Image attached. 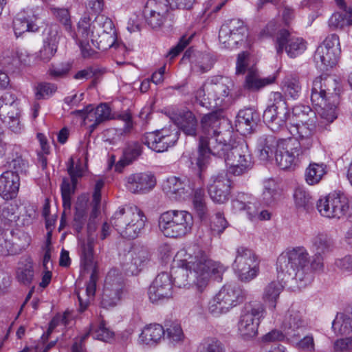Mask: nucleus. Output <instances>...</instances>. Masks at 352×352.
<instances>
[{
    "instance_id": "nucleus-27",
    "label": "nucleus",
    "mask_w": 352,
    "mask_h": 352,
    "mask_svg": "<svg viewBox=\"0 0 352 352\" xmlns=\"http://www.w3.org/2000/svg\"><path fill=\"white\" fill-rule=\"evenodd\" d=\"M259 120V115L252 108L239 111L236 117V130L243 135L250 134L256 126Z\"/></svg>"
},
{
    "instance_id": "nucleus-49",
    "label": "nucleus",
    "mask_w": 352,
    "mask_h": 352,
    "mask_svg": "<svg viewBox=\"0 0 352 352\" xmlns=\"http://www.w3.org/2000/svg\"><path fill=\"white\" fill-rule=\"evenodd\" d=\"M197 352H225V348L217 338L206 337L199 343Z\"/></svg>"
},
{
    "instance_id": "nucleus-46",
    "label": "nucleus",
    "mask_w": 352,
    "mask_h": 352,
    "mask_svg": "<svg viewBox=\"0 0 352 352\" xmlns=\"http://www.w3.org/2000/svg\"><path fill=\"white\" fill-rule=\"evenodd\" d=\"M192 204L199 219L203 221L208 218V208L206 204L204 190L198 188L195 191Z\"/></svg>"
},
{
    "instance_id": "nucleus-30",
    "label": "nucleus",
    "mask_w": 352,
    "mask_h": 352,
    "mask_svg": "<svg viewBox=\"0 0 352 352\" xmlns=\"http://www.w3.org/2000/svg\"><path fill=\"white\" fill-rule=\"evenodd\" d=\"M273 280L268 283L264 288L262 299L263 302L267 305L268 308L274 311L276 308L277 302L279 299L280 294L283 291L284 284L283 281Z\"/></svg>"
},
{
    "instance_id": "nucleus-29",
    "label": "nucleus",
    "mask_w": 352,
    "mask_h": 352,
    "mask_svg": "<svg viewBox=\"0 0 352 352\" xmlns=\"http://www.w3.org/2000/svg\"><path fill=\"white\" fill-rule=\"evenodd\" d=\"M316 121H311L305 123L297 124L292 125L294 130L298 135V142L300 144V148H307L310 153V148L313 144V135L315 132Z\"/></svg>"
},
{
    "instance_id": "nucleus-10",
    "label": "nucleus",
    "mask_w": 352,
    "mask_h": 352,
    "mask_svg": "<svg viewBox=\"0 0 352 352\" xmlns=\"http://www.w3.org/2000/svg\"><path fill=\"white\" fill-rule=\"evenodd\" d=\"M259 259L251 249L239 246L236 249V256L232 268L238 278L245 283L254 279L259 274Z\"/></svg>"
},
{
    "instance_id": "nucleus-40",
    "label": "nucleus",
    "mask_w": 352,
    "mask_h": 352,
    "mask_svg": "<svg viewBox=\"0 0 352 352\" xmlns=\"http://www.w3.org/2000/svg\"><path fill=\"white\" fill-rule=\"evenodd\" d=\"M116 33H112V34H110V33L100 34L97 36L96 42L92 45L102 51L115 47L118 49L119 51L125 52L124 46L116 43Z\"/></svg>"
},
{
    "instance_id": "nucleus-42",
    "label": "nucleus",
    "mask_w": 352,
    "mask_h": 352,
    "mask_svg": "<svg viewBox=\"0 0 352 352\" xmlns=\"http://www.w3.org/2000/svg\"><path fill=\"white\" fill-rule=\"evenodd\" d=\"M50 10L54 17L63 25L65 30L74 38L75 33L73 32L72 22L69 10L65 8H58L51 6Z\"/></svg>"
},
{
    "instance_id": "nucleus-3",
    "label": "nucleus",
    "mask_w": 352,
    "mask_h": 352,
    "mask_svg": "<svg viewBox=\"0 0 352 352\" xmlns=\"http://www.w3.org/2000/svg\"><path fill=\"white\" fill-rule=\"evenodd\" d=\"M309 253L303 247L283 252L277 259V278L285 283L295 280L299 288L305 287L314 280L309 265Z\"/></svg>"
},
{
    "instance_id": "nucleus-53",
    "label": "nucleus",
    "mask_w": 352,
    "mask_h": 352,
    "mask_svg": "<svg viewBox=\"0 0 352 352\" xmlns=\"http://www.w3.org/2000/svg\"><path fill=\"white\" fill-rule=\"evenodd\" d=\"M34 278L33 264L27 261L21 263L16 271L17 280L23 285L30 284Z\"/></svg>"
},
{
    "instance_id": "nucleus-60",
    "label": "nucleus",
    "mask_w": 352,
    "mask_h": 352,
    "mask_svg": "<svg viewBox=\"0 0 352 352\" xmlns=\"http://www.w3.org/2000/svg\"><path fill=\"white\" fill-rule=\"evenodd\" d=\"M294 199L298 208L308 209L311 205V197L302 187L298 186L296 188Z\"/></svg>"
},
{
    "instance_id": "nucleus-57",
    "label": "nucleus",
    "mask_w": 352,
    "mask_h": 352,
    "mask_svg": "<svg viewBox=\"0 0 352 352\" xmlns=\"http://www.w3.org/2000/svg\"><path fill=\"white\" fill-rule=\"evenodd\" d=\"M164 337L174 344L182 343L185 338L181 325L176 322L172 323L166 328Z\"/></svg>"
},
{
    "instance_id": "nucleus-14",
    "label": "nucleus",
    "mask_w": 352,
    "mask_h": 352,
    "mask_svg": "<svg viewBox=\"0 0 352 352\" xmlns=\"http://www.w3.org/2000/svg\"><path fill=\"white\" fill-rule=\"evenodd\" d=\"M241 289L234 283H227L210 300L208 310L215 316L226 314L236 306L241 297Z\"/></svg>"
},
{
    "instance_id": "nucleus-63",
    "label": "nucleus",
    "mask_w": 352,
    "mask_h": 352,
    "mask_svg": "<svg viewBox=\"0 0 352 352\" xmlns=\"http://www.w3.org/2000/svg\"><path fill=\"white\" fill-rule=\"evenodd\" d=\"M8 111L6 118H0L14 133H18L20 129V121L18 107Z\"/></svg>"
},
{
    "instance_id": "nucleus-26",
    "label": "nucleus",
    "mask_w": 352,
    "mask_h": 352,
    "mask_svg": "<svg viewBox=\"0 0 352 352\" xmlns=\"http://www.w3.org/2000/svg\"><path fill=\"white\" fill-rule=\"evenodd\" d=\"M19 186L20 178L16 173L6 170L0 175V196L5 200L14 199Z\"/></svg>"
},
{
    "instance_id": "nucleus-28",
    "label": "nucleus",
    "mask_w": 352,
    "mask_h": 352,
    "mask_svg": "<svg viewBox=\"0 0 352 352\" xmlns=\"http://www.w3.org/2000/svg\"><path fill=\"white\" fill-rule=\"evenodd\" d=\"M282 139H277L273 135H263L258 139L257 149L261 160L267 161L271 159L276 150L279 149V145Z\"/></svg>"
},
{
    "instance_id": "nucleus-44",
    "label": "nucleus",
    "mask_w": 352,
    "mask_h": 352,
    "mask_svg": "<svg viewBox=\"0 0 352 352\" xmlns=\"http://www.w3.org/2000/svg\"><path fill=\"white\" fill-rule=\"evenodd\" d=\"M10 232L12 233L11 241L14 254H19L29 246L31 239L28 233L19 229Z\"/></svg>"
},
{
    "instance_id": "nucleus-48",
    "label": "nucleus",
    "mask_w": 352,
    "mask_h": 352,
    "mask_svg": "<svg viewBox=\"0 0 352 352\" xmlns=\"http://www.w3.org/2000/svg\"><path fill=\"white\" fill-rule=\"evenodd\" d=\"M93 28H96V34L116 33L111 19L104 14H98L94 19Z\"/></svg>"
},
{
    "instance_id": "nucleus-59",
    "label": "nucleus",
    "mask_w": 352,
    "mask_h": 352,
    "mask_svg": "<svg viewBox=\"0 0 352 352\" xmlns=\"http://www.w3.org/2000/svg\"><path fill=\"white\" fill-rule=\"evenodd\" d=\"M168 3L166 0H148L144 9V14H150L155 12L168 14Z\"/></svg>"
},
{
    "instance_id": "nucleus-36",
    "label": "nucleus",
    "mask_w": 352,
    "mask_h": 352,
    "mask_svg": "<svg viewBox=\"0 0 352 352\" xmlns=\"http://www.w3.org/2000/svg\"><path fill=\"white\" fill-rule=\"evenodd\" d=\"M165 336L163 327L158 324H149L144 328L139 336V342L143 344L157 343Z\"/></svg>"
},
{
    "instance_id": "nucleus-41",
    "label": "nucleus",
    "mask_w": 352,
    "mask_h": 352,
    "mask_svg": "<svg viewBox=\"0 0 352 352\" xmlns=\"http://www.w3.org/2000/svg\"><path fill=\"white\" fill-rule=\"evenodd\" d=\"M334 209L327 213L332 218L340 219L346 215L349 209V201L347 196L341 192H335Z\"/></svg>"
},
{
    "instance_id": "nucleus-52",
    "label": "nucleus",
    "mask_w": 352,
    "mask_h": 352,
    "mask_svg": "<svg viewBox=\"0 0 352 352\" xmlns=\"http://www.w3.org/2000/svg\"><path fill=\"white\" fill-rule=\"evenodd\" d=\"M325 102V104H323L314 105L318 107L317 112L320 118L327 123H331L337 118L336 109L338 104L333 105L329 100Z\"/></svg>"
},
{
    "instance_id": "nucleus-31",
    "label": "nucleus",
    "mask_w": 352,
    "mask_h": 352,
    "mask_svg": "<svg viewBox=\"0 0 352 352\" xmlns=\"http://www.w3.org/2000/svg\"><path fill=\"white\" fill-rule=\"evenodd\" d=\"M305 323L302 315L298 311L289 309L283 321V327L287 334L290 336H298L297 331L305 327Z\"/></svg>"
},
{
    "instance_id": "nucleus-2",
    "label": "nucleus",
    "mask_w": 352,
    "mask_h": 352,
    "mask_svg": "<svg viewBox=\"0 0 352 352\" xmlns=\"http://www.w3.org/2000/svg\"><path fill=\"white\" fill-rule=\"evenodd\" d=\"M204 136L199 139L198 155L196 164L200 171H203L210 162V155L222 157L229 146L225 141L230 138L232 131H220L221 122L216 113L205 115L201 121Z\"/></svg>"
},
{
    "instance_id": "nucleus-15",
    "label": "nucleus",
    "mask_w": 352,
    "mask_h": 352,
    "mask_svg": "<svg viewBox=\"0 0 352 352\" xmlns=\"http://www.w3.org/2000/svg\"><path fill=\"white\" fill-rule=\"evenodd\" d=\"M340 54L339 36L332 34L317 47L314 54V61L321 69L328 70L337 64Z\"/></svg>"
},
{
    "instance_id": "nucleus-43",
    "label": "nucleus",
    "mask_w": 352,
    "mask_h": 352,
    "mask_svg": "<svg viewBox=\"0 0 352 352\" xmlns=\"http://www.w3.org/2000/svg\"><path fill=\"white\" fill-rule=\"evenodd\" d=\"M283 91L291 98L296 99L301 92L299 78L294 74L287 75L281 83Z\"/></svg>"
},
{
    "instance_id": "nucleus-13",
    "label": "nucleus",
    "mask_w": 352,
    "mask_h": 352,
    "mask_svg": "<svg viewBox=\"0 0 352 352\" xmlns=\"http://www.w3.org/2000/svg\"><path fill=\"white\" fill-rule=\"evenodd\" d=\"M265 314V308L261 302H249L245 305L238 322L239 333L244 339L257 335L261 319Z\"/></svg>"
},
{
    "instance_id": "nucleus-23",
    "label": "nucleus",
    "mask_w": 352,
    "mask_h": 352,
    "mask_svg": "<svg viewBox=\"0 0 352 352\" xmlns=\"http://www.w3.org/2000/svg\"><path fill=\"white\" fill-rule=\"evenodd\" d=\"M40 18V9L27 8L13 21V30L16 37L26 32H35L38 30L36 21Z\"/></svg>"
},
{
    "instance_id": "nucleus-20",
    "label": "nucleus",
    "mask_w": 352,
    "mask_h": 352,
    "mask_svg": "<svg viewBox=\"0 0 352 352\" xmlns=\"http://www.w3.org/2000/svg\"><path fill=\"white\" fill-rule=\"evenodd\" d=\"M276 45L277 54H281L285 49L291 58L301 54L306 50V42L302 38L292 36L289 31L285 29L278 31Z\"/></svg>"
},
{
    "instance_id": "nucleus-5",
    "label": "nucleus",
    "mask_w": 352,
    "mask_h": 352,
    "mask_svg": "<svg viewBox=\"0 0 352 352\" xmlns=\"http://www.w3.org/2000/svg\"><path fill=\"white\" fill-rule=\"evenodd\" d=\"M233 87L234 82L230 78L212 76L195 91L196 101L200 106L206 108L221 106Z\"/></svg>"
},
{
    "instance_id": "nucleus-55",
    "label": "nucleus",
    "mask_w": 352,
    "mask_h": 352,
    "mask_svg": "<svg viewBox=\"0 0 352 352\" xmlns=\"http://www.w3.org/2000/svg\"><path fill=\"white\" fill-rule=\"evenodd\" d=\"M19 147L14 146L12 150L15 152L16 156L12 155V157H9L11 160L8 162L10 170L16 173L18 175L19 173L26 172L28 167V162L22 158L21 155H19Z\"/></svg>"
},
{
    "instance_id": "nucleus-33",
    "label": "nucleus",
    "mask_w": 352,
    "mask_h": 352,
    "mask_svg": "<svg viewBox=\"0 0 352 352\" xmlns=\"http://www.w3.org/2000/svg\"><path fill=\"white\" fill-rule=\"evenodd\" d=\"M142 154V146L137 142L129 144L123 151L122 157L116 163L115 170L122 172L123 168L132 163Z\"/></svg>"
},
{
    "instance_id": "nucleus-6",
    "label": "nucleus",
    "mask_w": 352,
    "mask_h": 352,
    "mask_svg": "<svg viewBox=\"0 0 352 352\" xmlns=\"http://www.w3.org/2000/svg\"><path fill=\"white\" fill-rule=\"evenodd\" d=\"M146 218L143 212L135 205L120 207L114 213L111 223L123 237L133 239L144 229Z\"/></svg>"
},
{
    "instance_id": "nucleus-11",
    "label": "nucleus",
    "mask_w": 352,
    "mask_h": 352,
    "mask_svg": "<svg viewBox=\"0 0 352 352\" xmlns=\"http://www.w3.org/2000/svg\"><path fill=\"white\" fill-rule=\"evenodd\" d=\"M307 148H300L297 138L282 139L279 149L276 151L275 160L280 168L285 170L296 166L309 157Z\"/></svg>"
},
{
    "instance_id": "nucleus-62",
    "label": "nucleus",
    "mask_w": 352,
    "mask_h": 352,
    "mask_svg": "<svg viewBox=\"0 0 352 352\" xmlns=\"http://www.w3.org/2000/svg\"><path fill=\"white\" fill-rule=\"evenodd\" d=\"M228 223L223 213L218 212L215 214L210 223V230L214 235H220L228 227Z\"/></svg>"
},
{
    "instance_id": "nucleus-1",
    "label": "nucleus",
    "mask_w": 352,
    "mask_h": 352,
    "mask_svg": "<svg viewBox=\"0 0 352 352\" xmlns=\"http://www.w3.org/2000/svg\"><path fill=\"white\" fill-rule=\"evenodd\" d=\"M176 257L181 263V267L174 277V283L178 287L193 283L201 292L207 287L212 274L220 278L225 271L223 265L211 260L197 244L181 249Z\"/></svg>"
},
{
    "instance_id": "nucleus-24",
    "label": "nucleus",
    "mask_w": 352,
    "mask_h": 352,
    "mask_svg": "<svg viewBox=\"0 0 352 352\" xmlns=\"http://www.w3.org/2000/svg\"><path fill=\"white\" fill-rule=\"evenodd\" d=\"M156 185L153 175L146 173H133L126 178V188L133 194H145Z\"/></svg>"
},
{
    "instance_id": "nucleus-9",
    "label": "nucleus",
    "mask_w": 352,
    "mask_h": 352,
    "mask_svg": "<svg viewBox=\"0 0 352 352\" xmlns=\"http://www.w3.org/2000/svg\"><path fill=\"white\" fill-rule=\"evenodd\" d=\"M290 113L285 98L280 92H272L270 104L263 112L264 122L274 131H279L289 122Z\"/></svg>"
},
{
    "instance_id": "nucleus-45",
    "label": "nucleus",
    "mask_w": 352,
    "mask_h": 352,
    "mask_svg": "<svg viewBox=\"0 0 352 352\" xmlns=\"http://www.w3.org/2000/svg\"><path fill=\"white\" fill-rule=\"evenodd\" d=\"M332 329L337 335L348 334L351 332L352 319L342 313H338L332 322Z\"/></svg>"
},
{
    "instance_id": "nucleus-64",
    "label": "nucleus",
    "mask_w": 352,
    "mask_h": 352,
    "mask_svg": "<svg viewBox=\"0 0 352 352\" xmlns=\"http://www.w3.org/2000/svg\"><path fill=\"white\" fill-rule=\"evenodd\" d=\"M94 110L97 122L90 125L91 131H94L100 124L111 118V109L107 104H100Z\"/></svg>"
},
{
    "instance_id": "nucleus-54",
    "label": "nucleus",
    "mask_w": 352,
    "mask_h": 352,
    "mask_svg": "<svg viewBox=\"0 0 352 352\" xmlns=\"http://www.w3.org/2000/svg\"><path fill=\"white\" fill-rule=\"evenodd\" d=\"M122 295V294L113 291L111 288L104 287L100 302L101 306L105 309L114 307L120 300Z\"/></svg>"
},
{
    "instance_id": "nucleus-4",
    "label": "nucleus",
    "mask_w": 352,
    "mask_h": 352,
    "mask_svg": "<svg viewBox=\"0 0 352 352\" xmlns=\"http://www.w3.org/2000/svg\"><path fill=\"white\" fill-rule=\"evenodd\" d=\"M95 212H93L94 217L89 219L87 224L86 239H79V255L80 258V265L85 270L91 271L89 282L87 284L86 289L81 292L80 290L76 292L77 295L80 312L85 311L89 305L91 298L96 293V282L98 280V268L94 261V247L96 237V232L97 225L94 220Z\"/></svg>"
},
{
    "instance_id": "nucleus-38",
    "label": "nucleus",
    "mask_w": 352,
    "mask_h": 352,
    "mask_svg": "<svg viewBox=\"0 0 352 352\" xmlns=\"http://www.w3.org/2000/svg\"><path fill=\"white\" fill-rule=\"evenodd\" d=\"M327 173V166L323 163H310L305 172V179L307 184H318Z\"/></svg>"
},
{
    "instance_id": "nucleus-47",
    "label": "nucleus",
    "mask_w": 352,
    "mask_h": 352,
    "mask_svg": "<svg viewBox=\"0 0 352 352\" xmlns=\"http://www.w3.org/2000/svg\"><path fill=\"white\" fill-rule=\"evenodd\" d=\"M104 287L111 288L120 294H123L124 279L121 274L116 270H110L105 278Z\"/></svg>"
},
{
    "instance_id": "nucleus-51",
    "label": "nucleus",
    "mask_w": 352,
    "mask_h": 352,
    "mask_svg": "<svg viewBox=\"0 0 352 352\" xmlns=\"http://www.w3.org/2000/svg\"><path fill=\"white\" fill-rule=\"evenodd\" d=\"M77 183L67 178H63L60 186L61 195L63 199V206L65 210H69L71 208V197L75 192Z\"/></svg>"
},
{
    "instance_id": "nucleus-39",
    "label": "nucleus",
    "mask_w": 352,
    "mask_h": 352,
    "mask_svg": "<svg viewBox=\"0 0 352 352\" xmlns=\"http://www.w3.org/2000/svg\"><path fill=\"white\" fill-rule=\"evenodd\" d=\"M177 124L186 135H196L197 121L191 111H186L180 114Z\"/></svg>"
},
{
    "instance_id": "nucleus-61",
    "label": "nucleus",
    "mask_w": 352,
    "mask_h": 352,
    "mask_svg": "<svg viewBox=\"0 0 352 352\" xmlns=\"http://www.w3.org/2000/svg\"><path fill=\"white\" fill-rule=\"evenodd\" d=\"M10 230H0V254L2 255L14 254Z\"/></svg>"
},
{
    "instance_id": "nucleus-18",
    "label": "nucleus",
    "mask_w": 352,
    "mask_h": 352,
    "mask_svg": "<svg viewBox=\"0 0 352 352\" xmlns=\"http://www.w3.org/2000/svg\"><path fill=\"white\" fill-rule=\"evenodd\" d=\"M179 138L178 129L164 128L147 133L143 138V143L151 150L160 153L173 146Z\"/></svg>"
},
{
    "instance_id": "nucleus-21",
    "label": "nucleus",
    "mask_w": 352,
    "mask_h": 352,
    "mask_svg": "<svg viewBox=\"0 0 352 352\" xmlns=\"http://www.w3.org/2000/svg\"><path fill=\"white\" fill-rule=\"evenodd\" d=\"M173 280L170 274L162 272L157 274L148 288V298L152 302L169 299L173 294Z\"/></svg>"
},
{
    "instance_id": "nucleus-25",
    "label": "nucleus",
    "mask_w": 352,
    "mask_h": 352,
    "mask_svg": "<svg viewBox=\"0 0 352 352\" xmlns=\"http://www.w3.org/2000/svg\"><path fill=\"white\" fill-rule=\"evenodd\" d=\"M148 261L149 254L146 250H133L126 255V261L122 265V268L128 275H138Z\"/></svg>"
},
{
    "instance_id": "nucleus-50",
    "label": "nucleus",
    "mask_w": 352,
    "mask_h": 352,
    "mask_svg": "<svg viewBox=\"0 0 352 352\" xmlns=\"http://www.w3.org/2000/svg\"><path fill=\"white\" fill-rule=\"evenodd\" d=\"M263 200L265 204L274 203L278 197V186L273 179H268L263 182Z\"/></svg>"
},
{
    "instance_id": "nucleus-16",
    "label": "nucleus",
    "mask_w": 352,
    "mask_h": 352,
    "mask_svg": "<svg viewBox=\"0 0 352 352\" xmlns=\"http://www.w3.org/2000/svg\"><path fill=\"white\" fill-rule=\"evenodd\" d=\"M248 28L239 19L226 21L221 27L219 40L223 47L234 49L247 36Z\"/></svg>"
},
{
    "instance_id": "nucleus-8",
    "label": "nucleus",
    "mask_w": 352,
    "mask_h": 352,
    "mask_svg": "<svg viewBox=\"0 0 352 352\" xmlns=\"http://www.w3.org/2000/svg\"><path fill=\"white\" fill-rule=\"evenodd\" d=\"M231 136L232 135L228 141H225L229 148L225 151V154L221 158L224 159L228 171L233 175L239 176L252 168V157L247 143L243 140L237 142L236 145H232Z\"/></svg>"
},
{
    "instance_id": "nucleus-12",
    "label": "nucleus",
    "mask_w": 352,
    "mask_h": 352,
    "mask_svg": "<svg viewBox=\"0 0 352 352\" xmlns=\"http://www.w3.org/2000/svg\"><path fill=\"white\" fill-rule=\"evenodd\" d=\"M340 87L338 81L330 76H320L313 81L311 100L313 104H323L329 100L338 104Z\"/></svg>"
},
{
    "instance_id": "nucleus-22",
    "label": "nucleus",
    "mask_w": 352,
    "mask_h": 352,
    "mask_svg": "<svg viewBox=\"0 0 352 352\" xmlns=\"http://www.w3.org/2000/svg\"><path fill=\"white\" fill-rule=\"evenodd\" d=\"M162 190L170 199L182 201L190 196L192 186L187 178L170 177L163 182Z\"/></svg>"
},
{
    "instance_id": "nucleus-35",
    "label": "nucleus",
    "mask_w": 352,
    "mask_h": 352,
    "mask_svg": "<svg viewBox=\"0 0 352 352\" xmlns=\"http://www.w3.org/2000/svg\"><path fill=\"white\" fill-rule=\"evenodd\" d=\"M314 252L327 254L333 251L334 241L332 237L325 232H318L311 240Z\"/></svg>"
},
{
    "instance_id": "nucleus-58",
    "label": "nucleus",
    "mask_w": 352,
    "mask_h": 352,
    "mask_svg": "<svg viewBox=\"0 0 352 352\" xmlns=\"http://www.w3.org/2000/svg\"><path fill=\"white\" fill-rule=\"evenodd\" d=\"M335 192H331L327 196L320 198L316 204L317 209L320 214L325 217L332 218L331 215H329L327 213L330 210H333L334 209V201L335 199Z\"/></svg>"
},
{
    "instance_id": "nucleus-17",
    "label": "nucleus",
    "mask_w": 352,
    "mask_h": 352,
    "mask_svg": "<svg viewBox=\"0 0 352 352\" xmlns=\"http://www.w3.org/2000/svg\"><path fill=\"white\" fill-rule=\"evenodd\" d=\"M232 206L236 212L245 211L248 219L252 222L269 220L271 217L267 210L260 209V205L256 199L249 194L239 193L232 201Z\"/></svg>"
},
{
    "instance_id": "nucleus-7",
    "label": "nucleus",
    "mask_w": 352,
    "mask_h": 352,
    "mask_svg": "<svg viewBox=\"0 0 352 352\" xmlns=\"http://www.w3.org/2000/svg\"><path fill=\"white\" fill-rule=\"evenodd\" d=\"M193 218L186 210H170L161 214L158 227L166 237L179 238L191 232Z\"/></svg>"
},
{
    "instance_id": "nucleus-34",
    "label": "nucleus",
    "mask_w": 352,
    "mask_h": 352,
    "mask_svg": "<svg viewBox=\"0 0 352 352\" xmlns=\"http://www.w3.org/2000/svg\"><path fill=\"white\" fill-rule=\"evenodd\" d=\"M274 80L275 78L274 76L261 78L256 69L250 68L245 77L244 87L252 91H257L266 85L273 83Z\"/></svg>"
},
{
    "instance_id": "nucleus-32",
    "label": "nucleus",
    "mask_w": 352,
    "mask_h": 352,
    "mask_svg": "<svg viewBox=\"0 0 352 352\" xmlns=\"http://www.w3.org/2000/svg\"><path fill=\"white\" fill-rule=\"evenodd\" d=\"M94 20L87 13H85L80 19L78 23L77 34H75L78 39L87 41L89 38L92 43L96 42L97 38L96 28H93Z\"/></svg>"
},
{
    "instance_id": "nucleus-37",
    "label": "nucleus",
    "mask_w": 352,
    "mask_h": 352,
    "mask_svg": "<svg viewBox=\"0 0 352 352\" xmlns=\"http://www.w3.org/2000/svg\"><path fill=\"white\" fill-rule=\"evenodd\" d=\"M316 113L313 111L308 106L297 105L292 109V114L289 116V124H294L316 121Z\"/></svg>"
},
{
    "instance_id": "nucleus-19",
    "label": "nucleus",
    "mask_w": 352,
    "mask_h": 352,
    "mask_svg": "<svg viewBox=\"0 0 352 352\" xmlns=\"http://www.w3.org/2000/svg\"><path fill=\"white\" fill-rule=\"evenodd\" d=\"M231 181L225 172L212 175L208 184V192L211 199L217 204L226 202L230 197Z\"/></svg>"
},
{
    "instance_id": "nucleus-56",
    "label": "nucleus",
    "mask_w": 352,
    "mask_h": 352,
    "mask_svg": "<svg viewBox=\"0 0 352 352\" xmlns=\"http://www.w3.org/2000/svg\"><path fill=\"white\" fill-rule=\"evenodd\" d=\"M14 94L6 92L0 98V118H6L9 111L18 107Z\"/></svg>"
}]
</instances>
